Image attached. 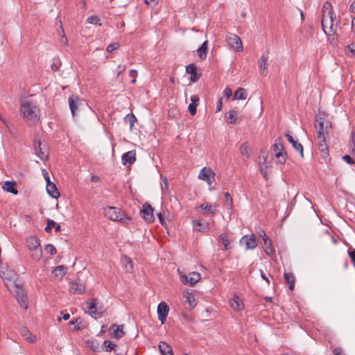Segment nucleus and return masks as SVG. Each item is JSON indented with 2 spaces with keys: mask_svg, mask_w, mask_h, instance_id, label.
Masks as SVG:
<instances>
[{
  "mask_svg": "<svg viewBox=\"0 0 355 355\" xmlns=\"http://www.w3.org/2000/svg\"><path fill=\"white\" fill-rule=\"evenodd\" d=\"M103 351L106 352H110L112 351H115L116 347L117 345L114 343H113L110 340H105L103 343Z\"/></svg>",
  "mask_w": 355,
  "mask_h": 355,
  "instance_id": "nucleus-39",
  "label": "nucleus"
},
{
  "mask_svg": "<svg viewBox=\"0 0 355 355\" xmlns=\"http://www.w3.org/2000/svg\"><path fill=\"white\" fill-rule=\"evenodd\" d=\"M268 57L262 55L261 58L259 60V67L260 69L261 70V75L263 76H266L268 74V70H267V61H268Z\"/></svg>",
  "mask_w": 355,
  "mask_h": 355,
  "instance_id": "nucleus-33",
  "label": "nucleus"
},
{
  "mask_svg": "<svg viewBox=\"0 0 355 355\" xmlns=\"http://www.w3.org/2000/svg\"><path fill=\"white\" fill-rule=\"evenodd\" d=\"M241 242L245 244L247 250H252L257 246V241L254 234L243 236Z\"/></svg>",
  "mask_w": 355,
  "mask_h": 355,
  "instance_id": "nucleus-15",
  "label": "nucleus"
},
{
  "mask_svg": "<svg viewBox=\"0 0 355 355\" xmlns=\"http://www.w3.org/2000/svg\"><path fill=\"white\" fill-rule=\"evenodd\" d=\"M45 250L49 253L51 255H54L56 254L57 250L55 246L52 244H48L45 247Z\"/></svg>",
  "mask_w": 355,
  "mask_h": 355,
  "instance_id": "nucleus-49",
  "label": "nucleus"
},
{
  "mask_svg": "<svg viewBox=\"0 0 355 355\" xmlns=\"http://www.w3.org/2000/svg\"><path fill=\"white\" fill-rule=\"evenodd\" d=\"M186 72L191 74L190 81L193 83L198 81L202 76L201 73H198V67L193 63L189 64L186 67Z\"/></svg>",
  "mask_w": 355,
  "mask_h": 355,
  "instance_id": "nucleus-14",
  "label": "nucleus"
},
{
  "mask_svg": "<svg viewBox=\"0 0 355 355\" xmlns=\"http://www.w3.org/2000/svg\"><path fill=\"white\" fill-rule=\"evenodd\" d=\"M157 217L159 218V223H161L162 225H165L166 224V222L164 220V218L163 216V214L161 213V212H159L157 213Z\"/></svg>",
  "mask_w": 355,
  "mask_h": 355,
  "instance_id": "nucleus-58",
  "label": "nucleus"
},
{
  "mask_svg": "<svg viewBox=\"0 0 355 355\" xmlns=\"http://www.w3.org/2000/svg\"><path fill=\"white\" fill-rule=\"evenodd\" d=\"M43 175L45 180L46 181V184H49V182H51L49 173L45 169L43 170Z\"/></svg>",
  "mask_w": 355,
  "mask_h": 355,
  "instance_id": "nucleus-62",
  "label": "nucleus"
},
{
  "mask_svg": "<svg viewBox=\"0 0 355 355\" xmlns=\"http://www.w3.org/2000/svg\"><path fill=\"white\" fill-rule=\"evenodd\" d=\"M136 74L137 71L135 69H132L129 72V76L132 78V80H131L132 83H135L136 82Z\"/></svg>",
  "mask_w": 355,
  "mask_h": 355,
  "instance_id": "nucleus-57",
  "label": "nucleus"
},
{
  "mask_svg": "<svg viewBox=\"0 0 355 355\" xmlns=\"http://www.w3.org/2000/svg\"><path fill=\"white\" fill-rule=\"evenodd\" d=\"M268 166L265 164V163H263V164H260V172L261 173L263 178L267 180L268 178Z\"/></svg>",
  "mask_w": 355,
  "mask_h": 355,
  "instance_id": "nucleus-45",
  "label": "nucleus"
},
{
  "mask_svg": "<svg viewBox=\"0 0 355 355\" xmlns=\"http://www.w3.org/2000/svg\"><path fill=\"white\" fill-rule=\"evenodd\" d=\"M33 149L35 155L43 162L48 159L49 155L48 151L44 144H42L40 139H35L33 145Z\"/></svg>",
  "mask_w": 355,
  "mask_h": 355,
  "instance_id": "nucleus-6",
  "label": "nucleus"
},
{
  "mask_svg": "<svg viewBox=\"0 0 355 355\" xmlns=\"http://www.w3.org/2000/svg\"><path fill=\"white\" fill-rule=\"evenodd\" d=\"M97 301V299L93 298L89 302H87L88 305L87 307L88 309V313L95 319L101 318L105 311L101 307L98 308Z\"/></svg>",
  "mask_w": 355,
  "mask_h": 355,
  "instance_id": "nucleus-5",
  "label": "nucleus"
},
{
  "mask_svg": "<svg viewBox=\"0 0 355 355\" xmlns=\"http://www.w3.org/2000/svg\"><path fill=\"white\" fill-rule=\"evenodd\" d=\"M225 202H226V205L227 207V208L229 209H232V207H233V200H232V198L230 195V193H229L228 192H226L225 193Z\"/></svg>",
  "mask_w": 355,
  "mask_h": 355,
  "instance_id": "nucleus-46",
  "label": "nucleus"
},
{
  "mask_svg": "<svg viewBox=\"0 0 355 355\" xmlns=\"http://www.w3.org/2000/svg\"><path fill=\"white\" fill-rule=\"evenodd\" d=\"M325 13H323L322 15V20H321V25H322V31L323 32L325 33V35H336V28H334V33H331L330 32V27L329 28V31H327V26L325 25Z\"/></svg>",
  "mask_w": 355,
  "mask_h": 355,
  "instance_id": "nucleus-44",
  "label": "nucleus"
},
{
  "mask_svg": "<svg viewBox=\"0 0 355 355\" xmlns=\"http://www.w3.org/2000/svg\"><path fill=\"white\" fill-rule=\"evenodd\" d=\"M55 226V222L53 220L47 219V225L44 228L45 231L48 233H50L51 232L52 227H54Z\"/></svg>",
  "mask_w": 355,
  "mask_h": 355,
  "instance_id": "nucleus-48",
  "label": "nucleus"
},
{
  "mask_svg": "<svg viewBox=\"0 0 355 355\" xmlns=\"http://www.w3.org/2000/svg\"><path fill=\"white\" fill-rule=\"evenodd\" d=\"M222 100H223L222 97H220L218 98V101L216 104V112H220L222 110Z\"/></svg>",
  "mask_w": 355,
  "mask_h": 355,
  "instance_id": "nucleus-59",
  "label": "nucleus"
},
{
  "mask_svg": "<svg viewBox=\"0 0 355 355\" xmlns=\"http://www.w3.org/2000/svg\"><path fill=\"white\" fill-rule=\"evenodd\" d=\"M239 112L236 110H230L227 113V122L228 123H236L238 119Z\"/></svg>",
  "mask_w": 355,
  "mask_h": 355,
  "instance_id": "nucleus-36",
  "label": "nucleus"
},
{
  "mask_svg": "<svg viewBox=\"0 0 355 355\" xmlns=\"http://www.w3.org/2000/svg\"><path fill=\"white\" fill-rule=\"evenodd\" d=\"M219 239L221 241L223 245H224V250H227L231 248L230 242L231 241L229 239L227 234L222 233L219 235Z\"/></svg>",
  "mask_w": 355,
  "mask_h": 355,
  "instance_id": "nucleus-37",
  "label": "nucleus"
},
{
  "mask_svg": "<svg viewBox=\"0 0 355 355\" xmlns=\"http://www.w3.org/2000/svg\"><path fill=\"white\" fill-rule=\"evenodd\" d=\"M123 324L118 325L116 324H113L111 325L110 329L112 330L111 333V336L112 338H115L119 339L122 338L125 335V332L123 330Z\"/></svg>",
  "mask_w": 355,
  "mask_h": 355,
  "instance_id": "nucleus-20",
  "label": "nucleus"
},
{
  "mask_svg": "<svg viewBox=\"0 0 355 355\" xmlns=\"http://www.w3.org/2000/svg\"><path fill=\"white\" fill-rule=\"evenodd\" d=\"M153 211L154 210L152 206L148 203H146L143 205V209L140 211V215L144 219V220L148 223H153L155 220Z\"/></svg>",
  "mask_w": 355,
  "mask_h": 355,
  "instance_id": "nucleus-10",
  "label": "nucleus"
},
{
  "mask_svg": "<svg viewBox=\"0 0 355 355\" xmlns=\"http://www.w3.org/2000/svg\"><path fill=\"white\" fill-rule=\"evenodd\" d=\"M345 50L349 51L352 57L355 56V42H353L351 44L347 45L345 46Z\"/></svg>",
  "mask_w": 355,
  "mask_h": 355,
  "instance_id": "nucleus-50",
  "label": "nucleus"
},
{
  "mask_svg": "<svg viewBox=\"0 0 355 355\" xmlns=\"http://www.w3.org/2000/svg\"><path fill=\"white\" fill-rule=\"evenodd\" d=\"M87 347L94 352H101L103 351V346L96 339H89L87 340Z\"/></svg>",
  "mask_w": 355,
  "mask_h": 355,
  "instance_id": "nucleus-21",
  "label": "nucleus"
},
{
  "mask_svg": "<svg viewBox=\"0 0 355 355\" xmlns=\"http://www.w3.org/2000/svg\"><path fill=\"white\" fill-rule=\"evenodd\" d=\"M285 137H286L287 140L292 144L293 147L296 150L300 152L301 157H304L303 146L297 141L295 140L288 132L285 134Z\"/></svg>",
  "mask_w": 355,
  "mask_h": 355,
  "instance_id": "nucleus-22",
  "label": "nucleus"
},
{
  "mask_svg": "<svg viewBox=\"0 0 355 355\" xmlns=\"http://www.w3.org/2000/svg\"><path fill=\"white\" fill-rule=\"evenodd\" d=\"M247 96H248V94H247L246 90L244 88L239 87L235 91V92L234 94L233 99L234 100H245V99H246Z\"/></svg>",
  "mask_w": 355,
  "mask_h": 355,
  "instance_id": "nucleus-35",
  "label": "nucleus"
},
{
  "mask_svg": "<svg viewBox=\"0 0 355 355\" xmlns=\"http://www.w3.org/2000/svg\"><path fill=\"white\" fill-rule=\"evenodd\" d=\"M284 277L286 283L288 284V288L293 291L295 288V277L292 272H284Z\"/></svg>",
  "mask_w": 355,
  "mask_h": 355,
  "instance_id": "nucleus-27",
  "label": "nucleus"
},
{
  "mask_svg": "<svg viewBox=\"0 0 355 355\" xmlns=\"http://www.w3.org/2000/svg\"><path fill=\"white\" fill-rule=\"evenodd\" d=\"M27 340L31 343H33L36 341V337L30 334V336L27 338Z\"/></svg>",
  "mask_w": 355,
  "mask_h": 355,
  "instance_id": "nucleus-64",
  "label": "nucleus"
},
{
  "mask_svg": "<svg viewBox=\"0 0 355 355\" xmlns=\"http://www.w3.org/2000/svg\"><path fill=\"white\" fill-rule=\"evenodd\" d=\"M197 104L190 103L188 106V111L189 114L194 116L196 114Z\"/></svg>",
  "mask_w": 355,
  "mask_h": 355,
  "instance_id": "nucleus-51",
  "label": "nucleus"
},
{
  "mask_svg": "<svg viewBox=\"0 0 355 355\" xmlns=\"http://www.w3.org/2000/svg\"><path fill=\"white\" fill-rule=\"evenodd\" d=\"M191 103H194V104L198 105V103L200 101V98L198 95H193L191 97Z\"/></svg>",
  "mask_w": 355,
  "mask_h": 355,
  "instance_id": "nucleus-61",
  "label": "nucleus"
},
{
  "mask_svg": "<svg viewBox=\"0 0 355 355\" xmlns=\"http://www.w3.org/2000/svg\"><path fill=\"white\" fill-rule=\"evenodd\" d=\"M105 216L113 221H119L123 224H128L131 221V217L126 216L119 208L109 206L104 209Z\"/></svg>",
  "mask_w": 355,
  "mask_h": 355,
  "instance_id": "nucleus-3",
  "label": "nucleus"
},
{
  "mask_svg": "<svg viewBox=\"0 0 355 355\" xmlns=\"http://www.w3.org/2000/svg\"><path fill=\"white\" fill-rule=\"evenodd\" d=\"M119 46H120V45L119 44V43H116V42L112 43L107 46V51L109 53H111V52L114 51V50L119 49Z\"/></svg>",
  "mask_w": 355,
  "mask_h": 355,
  "instance_id": "nucleus-53",
  "label": "nucleus"
},
{
  "mask_svg": "<svg viewBox=\"0 0 355 355\" xmlns=\"http://www.w3.org/2000/svg\"><path fill=\"white\" fill-rule=\"evenodd\" d=\"M231 306L234 311L243 309L244 305L242 300L238 296H234L231 301Z\"/></svg>",
  "mask_w": 355,
  "mask_h": 355,
  "instance_id": "nucleus-32",
  "label": "nucleus"
},
{
  "mask_svg": "<svg viewBox=\"0 0 355 355\" xmlns=\"http://www.w3.org/2000/svg\"><path fill=\"white\" fill-rule=\"evenodd\" d=\"M20 111L24 118L33 123H36L40 119V110L37 106L31 101H26L21 104Z\"/></svg>",
  "mask_w": 355,
  "mask_h": 355,
  "instance_id": "nucleus-2",
  "label": "nucleus"
},
{
  "mask_svg": "<svg viewBox=\"0 0 355 355\" xmlns=\"http://www.w3.org/2000/svg\"><path fill=\"white\" fill-rule=\"evenodd\" d=\"M343 159L348 164H354L355 163L354 159L349 155H345L343 157Z\"/></svg>",
  "mask_w": 355,
  "mask_h": 355,
  "instance_id": "nucleus-54",
  "label": "nucleus"
},
{
  "mask_svg": "<svg viewBox=\"0 0 355 355\" xmlns=\"http://www.w3.org/2000/svg\"><path fill=\"white\" fill-rule=\"evenodd\" d=\"M99 21H100V19L97 16H95V15L89 16L87 19V21L88 23L93 24H98Z\"/></svg>",
  "mask_w": 355,
  "mask_h": 355,
  "instance_id": "nucleus-52",
  "label": "nucleus"
},
{
  "mask_svg": "<svg viewBox=\"0 0 355 355\" xmlns=\"http://www.w3.org/2000/svg\"><path fill=\"white\" fill-rule=\"evenodd\" d=\"M123 263L125 268L126 272H131L133 269V264L130 258L128 256H124Z\"/></svg>",
  "mask_w": 355,
  "mask_h": 355,
  "instance_id": "nucleus-42",
  "label": "nucleus"
},
{
  "mask_svg": "<svg viewBox=\"0 0 355 355\" xmlns=\"http://www.w3.org/2000/svg\"><path fill=\"white\" fill-rule=\"evenodd\" d=\"M136 161L135 150H130L124 153L121 157V162L123 165L132 164Z\"/></svg>",
  "mask_w": 355,
  "mask_h": 355,
  "instance_id": "nucleus-19",
  "label": "nucleus"
},
{
  "mask_svg": "<svg viewBox=\"0 0 355 355\" xmlns=\"http://www.w3.org/2000/svg\"><path fill=\"white\" fill-rule=\"evenodd\" d=\"M200 208L202 210L207 211L208 213L211 214V215H214L217 212V210H216L215 206H213L212 205H211L208 202L202 204L200 206Z\"/></svg>",
  "mask_w": 355,
  "mask_h": 355,
  "instance_id": "nucleus-38",
  "label": "nucleus"
},
{
  "mask_svg": "<svg viewBox=\"0 0 355 355\" xmlns=\"http://www.w3.org/2000/svg\"><path fill=\"white\" fill-rule=\"evenodd\" d=\"M27 246L29 249V250H35L37 248H40V239H37L36 236H30L27 239Z\"/></svg>",
  "mask_w": 355,
  "mask_h": 355,
  "instance_id": "nucleus-30",
  "label": "nucleus"
},
{
  "mask_svg": "<svg viewBox=\"0 0 355 355\" xmlns=\"http://www.w3.org/2000/svg\"><path fill=\"white\" fill-rule=\"evenodd\" d=\"M223 94L227 98H230V96L232 95V89L228 87H225L223 91Z\"/></svg>",
  "mask_w": 355,
  "mask_h": 355,
  "instance_id": "nucleus-56",
  "label": "nucleus"
},
{
  "mask_svg": "<svg viewBox=\"0 0 355 355\" xmlns=\"http://www.w3.org/2000/svg\"><path fill=\"white\" fill-rule=\"evenodd\" d=\"M198 55L201 60H205L208 52V41L205 40L197 50Z\"/></svg>",
  "mask_w": 355,
  "mask_h": 355,
  "instance_id": "nucleus-31",
  "label": "nucleus"
},
{
  "mask_svg": "<svg viewBox=\"0 0 355 355\" xmlns=\"http://www.w3.org/2000/svg\"><path fill=\"white\" fill-rule=\"evenodd\" d=\"M2 189L8 193L17 195L19 191L17 189V182L15 181H6L2 186Z\"/></svg>",
  "mask_w": 355,
  "mask_h": 355,
  "instance_id": "nucleus-24",
  "label": "nucleus"
},
{
  "mask_svg": "<svg viewBox=\"0 0 355 355\" xmlns=\"http://www.w3.org/2000/svg\"><path fill=\"white\" fill-rule=\"evenodd\" d=\"M227 42L229 45L236 51L243 49L242 42L239 36L235 34H230L227 37Z\"/></svg>",
  "mask_w": 355,
  "mask_h": 355,
  "instance_id": "nucleus-13",
  "label": "nucleus"
},
{
  "mask_svg": "<svg viewBox=\"0 0 355 355\" xmlns=\"http://www.w3.org/2000/svg\"><path fill=\"white\" fill-rule=\"evenodd\" d=\"M76 325L73 329V331H78L86 328V324L81 318H77L75 319Z\"/></svg>",
  "mask_w": 355,
  "mask_h": 355,
  "instance_id": "nucleus-40",
  "label": "nucleus"
},
{
  "mask_svg": "<svg viewBox=\"0 0 355 355\" xmlns=\"http://www.w3.org/2000/svg\"><path fill=\"white\" fill-rule=\"evenodd\" d=\"M31 251H32L31 257L33 259L36 260V261H39L41 259V258L42 257V250L41 247L37 248V249L33 250Z\"/></svg>",
  "mask_w": 355,
  "mask_h": 355,
  "instance_id": "nucleus-43",
  "label": "nucleus"
},
{
  "mask_svg": "<svg viewBox=\"0 0 355 355\" xmlns=\"http://www.w3.org/2000/svg\"><path fill=\"white\" fill-rule=\"evenodd\" d=\"M126 69V66L125 65H121V64H119L118 66V71H117V75L118 76H120V74H121L122 73L124 72V71Z\"/></svg>",
  "mask_w": 355,
  "mask_h": 355,
  "instance_id": "nucleus-60",
  "label": "nucleus"
},
{
  "mask_svg": "<svg viewBox=\"0 0 355 355\" xmlns=\"http://www.w3.org/2000/svg\"><path fill=\"white\" fill-rule=\"evenodd\" d=\"M68 268L65 266H58L55 267L53 270V274L55 277L62 279L67 272Z\"/></svg>",
  "mask_w": 355,
  "mask_h": 355,
  "instance_id": "nucleus-29",
  "label": "nucleus"
},
{
  "mask_svg": "<svg viewBox=\"0 0 355 355\" xmlns=\"http://www.w3.org/2000/svg\"><path fill=\"white\" fill-rule=\"evenodd\" d=\"M333 354L334 355H344V354H342V350L339 347H336V348L334 349H333Z\"/></svg>",
  "mask_w": 355,
  "mask_h": 355,
  "instance_id": "nucleus-63",
  "label": "nucleus"
},
{
  "mask_svg": "<svg viewBox=\"0 0 355 355\" xmlns=\"http://www.w3.org/2000/svg\"><path fill=\"white\" fill-rule=\"evenodd\" d=\"M201 278L200 274L197 272H191L189 275H182L180 276L181 282L184 284L191 286H194Z\"/></svg>",
  "mask_w": 355,
  "mask_h": 355,
  "instance_id": "nucleus-9",
  "label": "nucleus"
},
{
  "mask_svg": "<svg viewBox=\"0 0 355 355\" xmlns=\"http://www.w3.org/2000/svg\"><path fill=\"white\" fill-rule=\"evenodd\" d=\"M14 286L15 288V297L17 300L21 303V306L24 309H27V302L28 297L26 296L25 291L23 289L22 286L17 283H14Z\"/></svg>",
  "mask_w": 355,
  "mask_h": 355,
  "instance_id": "nucleus-7",
  "label": "nucleus"
},
{
  "mask_svg": "<svg viewBox=\"0 0 355 355\" xmlns=\"http://www.w3.org/2000/svg\"><path fill=\"white\" fill-rule=\"evenodd\" d=\"M182 295L183 297L186 298V302L189 304L191 309H193L196 306L197 302L192 292H191L189 289L184 290Z\"/></svg>",
  "mask_w": 355,
  "mask_h": 355,
  "instance_id": "nucleus-26",
  "label": "nucleus"
},
{
  "mask_svg": "<svg viewBox=\"0 0 355 355\" xmlns=\"http://www.w3.org/2000/svg\"><path fill=\"white\" fill-rule=\"evenodd\" d=\"M169 307L164 302H160L157 306L158 319L162 324H164L168 314Z\"/></svg>",
  "mask_w": 355,
  "mask_h": 355,
  "instance_id": "nucleus-12",
  "label": "nucleus"
},
{
  "mask_svg": "<svg viewBox=\"0 0 355 355\" xmlns=\"http://www.w3.org/2000/svg\"><path fill=\"white\" fill-rule=\"evenodd\" d=\"M46 191L50 196L55 199L58 198L60 196L56 185L53 182L46 184Z\"/></svg>",
  "mask_w": 355,
  "mask_h": 355,
  "instance_id": "nucleus-25",
  "label": "nucleus"
},
{
  "mask_svg": "<svg viewBox=\"0 0 355 355\" xmlns=\"http://www.w3.org/2000/svg\"><path fill=\"white\" fill-rule=\"evenodd\" d=\"M85 285L79 278L71 282L69 284V292L72 294L82 295L85 293Z\"/></svg>",
  "mask_w": 355,
  "mask_h": 355,
  "instance_id": "nucleus-8",
  "label": "nucleus"
},
{
  "mask_svg": "<svg viewBox=\"0 0 355 355\" xmlns=\"http://www.w3.org/2000/svg\"><path fill=\"white\" fill-rule=\"evenodd\" d=\"M248 145L247 143H243L240 146V153L243 155L246 156L247 157H250V154L248 153Z\"/></svg>",
  "mask_w": 355,
  "mask_h": 355,
  "instance_id": "nucleus-47",
  "label": "nucleus"
},
{
  "mask_svg": "<svg viewBox=\"0 0 355 355\" xmlns=\"http://www.w3.org/2000/svg\"><path fill=\"white\" fill-rule=\"evenodd\" d=\"M266 239L264 241V251L268 255H272L275 253V248L272 245V241L268 239L267 235H265Z\"/></svg>",
  "mask_w": 355,
  "mask_h": 355,
  "instance_id": "nucleus-34",
  "label": "nucleus"
},
{
  "mask_svg": "<svg viewBox=\"0 0 355 355\" xmlns=\"http://www.w3.org/2000/svg\"><path fill=\"white\" fill-rule=\"evenodd\" d=\"M348 254L351 259V261L355 263V248L352 247L348 249Z\"/></svg>",
  "mask_w": 355,
  "mask_h": 355,
  "instance_id": "nucleus-55",
  "label": "nucleus"
},
{
  "mask_svg": "<svg viewBox=\"0 0 355 355\" xmlns=\"http://www.w3.org/2000/svg\"><path fill=\"white\" fill-rule=\"evenodd\" d=\"M318 137L328 136L329 130L332 128L331 122L328 120L327 114L325 112L319 111L315 116V124Z\"/></svg>",
  "mask_w": 355,
  "mask_h": 355,
  "instance_id": "nucleus-1",
  "label": "nucleus"
},
{
  "mask_svg": "<svg viewBox=\"0 0 355 355\" xmlns=\"http://www.w3.org/2000/svg\"><path fill=\"white\" fill-rule=\"evenodd\" d=\"M214 176L215 173L211 168L204 167L200 171L198 178L205 181L210 186L214 180Z\"/></svg>",
  "mask_w": 355,
  "mask_h": 355,
  "instance_id": "nucleus-11",
  "label": "nucleus"
},
{
  "mask_svg": "<svg viewBox=\"0 0 355 355\" xmlns=\"http://www.w3.org/2000/svg\"><path fill=\"white\" fill-rule=\"evenodd\" d=\"M328 136H322L321 137H318V148L319 150L322 153V155L324 157H327L329 155V146L327 143V137Z\"/></svg>",
  "mask_w": 355,
  "mask_h": 355,
  "instance_id": "nucleus-18",
  "label": "nucleus"
},
{
  "mask_svg": "<svg viewBox=\"0 0 355 355\" xmlns=\"http://www.w3.org/2000/svg\"><path fill=\"white\" fill-rule=\"evenodd\" d=\"M193 225L198 232H207L209 230L208 223L205 220H193Z\"/></svg>",
  "mask_w": 355,
  "mask_h": 355,
  "instance_id": "nucleus-23",
  "label": "nucleus"
},
{
  "mask_svg": "<svg viewBox=\"0 0 355 355\" xmlns=\"http://www.w3.org/2000/svg\"><path fill=\"white\" fill-rule=\"evenodd\" d=\"M80 99L76 95L72 94L69 97V104L71 112L74 116L79 105H80Z\"/></svg>",
  "mask_w": 355,
  "mask_h": 355,
  "instance_id": "nucleus-16",
  "label": "nucleus"
},
{
  "mask_svg": "<svg viewBox=\"0 0 355 355\" xmlns=\"http://www.w3.org/2000/svg\"><path fill=\"white\" fill-rule=\"evenodd\" d=\"M323 12L324 13L325 10H327V16L330 18V32L334 33V20L336 18V16L332 10V6L331 3L329 1H326L323 5Z\"/></svg>",
  "mask_w": 355,
  "mask_h": 355,
  "instance_id": "nucleus-17",
  "label": "nucleus"
},
{
  "mask_svg": "<svg viewBox=\"0 0 355 355\" xmlns=\"http://www.w3.org/2000/svg\"><path fill=\"white\" fill-rule=\"evenodd\" d=\"M158 347L162 355H173L172 347L166 342L161 341Z\"/></svg>",
  "mask_w": 355,
  "mask_h": 355,
  "instance_id": "nucleus-28",
  "label": "nucleus"
},
{
  "mask_svg": "<svg viewBox=\"0 0 355 355\" xmlns=\"http://www.w3.org/2000/svg\"><path fill=\"white\" fill-rule=\"evenodd\" d=\"M137 117L132 113L128 114L124 118L125 122L130 123V130L132 129V127H133L135 123L137 121Z\"/></svg>",
  "mask_w": 355,
  "mask_h": 355,
  "instance_id": "nucleus-41",
  "label": "nucleus"
},
{
  "mask_svg": "<svg viewBox=\"0 0 355 355\" xmlns=\"http://www.w3.org/2000/svg\"><path fill=\"white\" fill-rule=\"evenodd\" d=\"M272 150L275 153V157L277 159V163L280 164H285L287 154L284 150V145L281 142L280 138L275 141L274 144L272 146Z\"/></svg>",
  "mask_w": 355,
  "mask_h": 355,
  "instance_id": "nucleus-4",
  "label": "nucleus"
}]
</instances>
